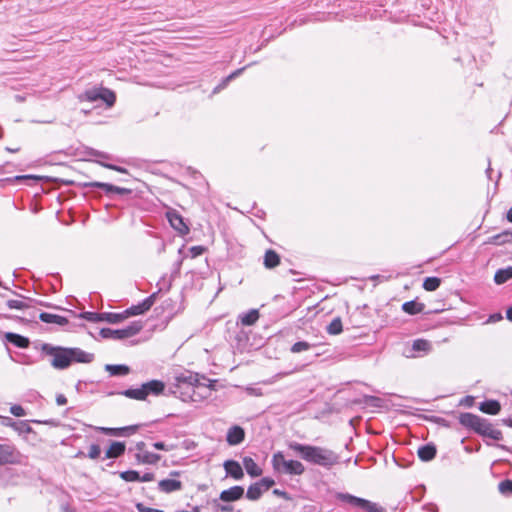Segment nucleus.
I'll use <instances>...</instances> for the list:
<instances>
[{
    "instance_id": "nucleus-1",
    "label": "nucleus",
    "mask_w": 512,
    "mask_h": 512,
    "mask_svg": "<svg viewBox=\"0 0 512 512\" xmlns=\"http://www.w3.org/2000/svg\"><path fill=\"white\" fill-rule=\"evenodd\" d=\"M289 449L297 453L303 460L324 466L331 467L338 463V456L330 449L304 445L297 442H291L288 444Z\"/></svg>"
},
{
    "instance_id": "nucleus-2",
    "label": "nucleus",
    "mask_w": 512,
    "mask_h": 512,
    "mask_svg": "<svg viewBox=\"0 0 512 512\" xmlns=\"http://www.w3.org/2000/svg\"><path fill=\"white\" fill-rule=\"evenodd\" d=\"M43 350L52 356L51 365L56 369H65L69 367L73 361L89 363L93 359L92 354L86 353L79 348H61L45 345Z\"/></svg>"
},
{
    "instance_id": "nucleus-3",
    "label": "nucleus",
    "mask_w": 512,
    "mask_h": 512,
    "mask_svg": "<svg viewBox=\"0 0 512 512\" xmlns=\"http://www.w3.org/2000/svg\"><path fill=\"white\" fill-rule=\"evenodd\" d=\"M459 422L466 428H470L483 436H489L493 439H499L500 431L493 429L492 425L486 420L472 413H462L459 416Z\"/></svg>"
},
{
    "instance_id": "nucleus-4",
    "label": "nucleus",
    "mask_w": 512,
    "mask_h": 512,
    "mask_svg": "<svg viewBox=\"0 0 512 512\" xmlns=\"http://www.w3.org/2000/svg\"><path fill=\"white\" fill-rule=\"evenodd\" d=\"M272 466L275 471L290 475L304 473V465L298 460H286L282 452H277L272 457Z\"/></svg>"
},
{
    "instance_id": "nucleus-5",
    "label": "nucleus",
    "mask_w": 512,
    "mask_h": 512,
    "mask_svg": "<svg viewBox=\"0 0 512 512\" xmlns=\"http://www.w3.org/2000/svg\"><path fill=\"white\" fill-rule=\"evenodd\" d=\"M142 328H143L142 322L135 321L123 329L113 330L110 328H103V329H101L100 334L103 338L125 339V338H130V337L138 334L142 330Z\"/></svg>"
},
{
    "instance_id": "nucleus-6",
    "label": "nucleus",
    "mask_w": 512,
    "mask_h": 512,
    "mask_svg": "<svg viewBox=\"0 0 512 512\" xmlns=\"http://www.w3.org/2000/svg\"><path fill=\"white\" fill-rule=\"evenodd\" d=\"M20 462V453L12 446L0 445V465Z\"/></svg>"
},
{
    "instance_id": "nucleus-7",
    "label": "nucleus",
    "mask_w": 512,
    "mask_h": 512,
    "mask_svg": "<svg viewBox=\"0 0 512 512\" xmlns=\"http://www.w3.org/2000/svg\"><path fill=\"white\" fill-rule=\"evenodd\" d=\"M170 225L181 235L189 233V227L184 222L182 216L174 210L166 213Z\"/></svg>"
},
{
    "instance_id": "nucleus-8",
    "label": "nucleus",
    "mask_w": 512,
    "mask_h": 512,
    "mask_svg": "<svg viewBox=\"0 0 512 512\" xmlns=\"http://www.w3.org/2000/svg\"><path fill=\"white\" fill-rule=\"evenodd\" d=\"M155 299H156V295L152 294L151 296L146 298L143 302H141L137 305H134V306L128 308L127 310H125L127 318L130 316L144 314L146 311H148L153 306Z\"/></svg>"
},
{
    "instance_id": "nucleus-9",
    "label": "nucleus",
    "mask_w": 512,
    "mask_h": 512,
    "mask_svg": "<svg viewBox=\"0 0 512 512\" xmlns=\"http://www.w3.org/2000/svg\"><path fill=\"white\" fill-rule=\"evenodd\" d=\"M244 495V488L241 486H233L220 493V500L224 502H233L241 499Z\"/></svg>"
},
{
    "instance_id": "nucleus-10",
    "label": "nucleus",
    "mask_w": 512,
    "mask_h": 512,
    "mask_svg": "<svg viewBox=\"0 0 512 512\" xmlns=\"http://www.w3.org/2000/svg\"><path fill=\"white\" fill-rule=\"evenodd\" d=\"M223 467L226 471V474L235 480H240L244 477L243 469L237 461L227 460L224 462Z\"/></svg>"
},
{
    "instance_id": "nucleus-11",
    "label": "nucleus",
    "mask_w": 512,
    "mask_h": 512,
    "mask_svg": "<svg viewBox=\"0 0 512 512\" xmlns=\"http://www.w3.org/2000/svg\"><path fill=\"white\" fill-rule=\"evenodd\" d=\"M245 438L244 429L240 426H232L227 432V442L229 445H238Z\"/></svg>"
},
{
    "instance_id": "nucleus-12",
    "label": "nucleus",
    "mask_w": 512,
    "mask_h": 512,
    "mask_svg": "<svg viewBox=\"0 0 512 512\" xmlns=\"http://www.w3.org/2000/svg\"><path fill=\"white\" fill-rule=\"evenodd\" d=\"M159 489L165 493L178 491L182 488V483L176 479H164L158 484Z\"/></svg>"
},
{
    "instance_id": "nucleus-13",
    "label": "nucleus",
    "mask_w": 512,
    "mask_h": 512,
    "mask_svg": "<svg viewBox=\"0 0 512 512\" xmlns=\"http://www.w3.org/2000/svg\"><path fill=\"white\" fill-rule=\"evenodd\" d=\"M87 185L91 186V187L102 188L106 192H116V193H119V194H130L131 193V190L128 189V188H121V187H117V186H114L112 184L103 183V182H92V183H89Z\"/></svg>"
},
{
    "instance_id": "nucleus-14",
    "label": "nucleus",
    "mask_w": 512,
    "mask_h": 512,
    "mask_svg": "<svg viewBox=\"0 0 512 512\" xmlns=\"http://www.w3.org/2000/svg\"><path fill=\"white\" fill-rule=\"evenodd\" d=\"M5 339L19 348H27L30 343L28 338L12 332L6 333Z\"/></svg>"
},
{
    "instance_id": "nucleus-15",
    "label": "nucleus",
    "mask_w": 512,
    "mask_h": 512,
    "mask_svg": "<svg viewBox=\"0 0 512 512\" xmlns=\"http://www.w3.org/2000/svg\"><path fill=\"white\" fill-rule=\"evenodd\" d=\"M143 387L146 390V396L149 394L159 395L163 392L165 384L159 380H152L143 384Z\"/></svg>"
},
{
    "instance_id": "nucleus-16",
    "label": "nucleus",
    "mask_w": 512,
    "mask_h": 512,
    "mask_svg": "<svg viewBox=\"0 0 512 512\" xmlns=\"http://www.w3.org/2000/svg\"><path fill=\"white\" fill-rule=\"evenodd\" d=\"M243 465L246 472L252 477H258L262 474V469L250 457H245L243 459Z\"/></svg>"
},
{
    "instance_id": "nucleus-17",
    "label": "nucleus",
    "mask_w": 512,
    "mask_h": 512,
    "mask_svg": "<svg viewBox=\"0 0 512 512\" xmlns=\"http://www.w3.org/2000/svg\"><path fill=\"white\" fill-rule=\"evenodd\" d=\"M39 318L45 323H54L60 326H64L68 323V320L65 317L51 313H41Z\"/></svg>"
},
{
    "instance_id": "nucleus-18",
    "label": "nucleus",
    "mask_w": 512,
    "mask_h": 512,
    "mask_svg": "<svg viewBox=\"0 0 512 512\" xmlns=\"http://www.w3.org/2000/svg\"><path fill=\"white\" fill-rule=\"evenodd\" d=\"M479 409L484 413L496 415L500 412L501 406L496 400H488L481 403Z\"/></svg>"
},
{
    "instance_id": "nucleus-19",
    "label": "nucleus",
    "mask_w": 512,
    "mask_h": 512,
    "mask_svg": "<svg viewBox=\"0 0 512 512\" xmlns=\"http://www.w3.org/2000/svg\"><path fill=\"white\" fill-rule=\"evenodd\" d=\"M259 316V311L257 309H252L247 313L240 315V322L244 326H251L258 321Z\"/></svg>"
},
{
    "instance_id": "nucleus-20",
    "label": "nucleus",
    "mask_w": 512,
    "mask_h": 512,
    "mask_svg": "<svg viewBox=\"0 0 512 512\" xmlns=\"http://www.w3.org/2000/svg\"><path fill=\"white\" fill-rule=\"evenodd\" d=\"M125 451V444L122 442H113L106 451L107 458H117Z\"/></svg>"
},
{
    "instance_id": "nucleus-21",
    "label": "nucleus",
    "mask_w": 512,
    "mask_h": 512,
    "mask_svg": "<svg viewBox=\"0 0 512 512\" xmlns=\"http://www.w3.org/2000/svg\"><path fill=\"white\" fill-rule=\"evenodd\" d=\"M436 455V448L434 445H425L418 449V456L423 461H430Z\"/></svg>"
},
{
    "instance_id": "nucleus-22",
    "label": "nucleus",
    "mask_w": 512,
    "mask_h": 512,
    "mask_svg": "<svg viewBox=\"0 0 512 512\" xmlns=\"http://www.w3.org/2000/svg\"><path fill=\"white\" fill-rule=\"evenodd\" d=\"M280 263V258H279V255L273 251V250H268L266 251L265 253V257H264V265L266 268H274L276 267L277 265H279Z\"/></svg>"
},
{
    "instance_id": "nucleus-23",
    "label": "nucleus",
    "mask_w": 512,
    "mask_h": 512,
    "mask_svg": "<svg viewBox=\"0 0 512 512\" xmlns=\"http://www.w3.org/2000/svg\"><path fill=\"white\" fill-rule=\"evenodd\" d=\"M512 278V267H507L505 269H499L496 271L494 275V281L496 284H503L509 279Z\"/></svg>"
},
{
    "instance_id": "nucleus-24",
    "label": "nucleus",
    "mask_w": 512,
    "mask_h": 512,
    "mask_svg": "<svg viewBox=\"0 0 512 512\" xmlns=\"http://www.w3.org/2000/svg\"><path fill=\"white\" fill-rule=\"evenodd\" d=\"M99 319L103 320V321H107L112 324H116V323H120V322L124 321L125 319H127V315H126L125 311L122 313H104V314H102V316Z\"/></svg>"
},
{
    "instance_id": "nucleus-25",
    "label": "nucleus",
    "mask_w": 512,
    "mask_h": 512,
    "mask_svg": "<svg viewBox=\"0 0 512 512\" xmlns=\"http://www.w3.org/2000/svg\"><path fill=\"white\" fill-rule=\"evenodd\" d=\"M402 309L408 313V314H411V315H414V314H418L420 312L423 311L424 309V304L422 303H418L416 301H409V302H405L402 306Z\"/></svg>"
},
{
    "instance_id": "nucleus-26",
    "label": "nucleus",
    "mask_w": 512,
    "mask_h": 512,
    "mask_svg": "<svg viewBox=\"0 0 512 512\" xmlns=\"http://www.w3.org/2000/svg\"><path fill=\"white\" fill-rule=\"evenodd\" d=\"M491 244H503V243H512V232L505 231L501 234H497L491 237L488 241Z\"/></svg>"
},
{
    "instance_id": "nucleus-27",
    "label": "nucleus",
    "mask_w": 512,
    "mask_h": 512,
    "mask_svg": "<svg viewBox=\"0 0 512 512\" xmlns=\"http://www.w3.org/2000/svg\"><path fill=\"white\" fill-rule=\"evenodd\" d=\"M137 459L142 463L155 464L160 460V455L144 451L137 454Z\"/></svg>"
},
{
    "instance_id": "nucleus-28",
    "label": "nucleus",
    "mask_w": 512,
    "mask_h": 512,
    "mask_svg": "<svg viewBox=\"0 0 512 512\" xmlns=\"http://www.w3.org/2000/svg\"><path fill=\"white\" fill-rule=\"evenodd\" d=\"M123 394L128 398L136 400H145L147 397L146 390L144 389L143 385L141 386V388L125 390Z\"/></svg>"
},
{
    "instance_id": "nucleus-29",
    "label": "nucleus",
    "mask_w": 512,
    "mask_h": 512,
    "mask_svg": "<svg viewBox=\"0 0 512 512\" xmlns=\"http://www.w3.org/2000/svg\"><path fill=\"white\" fill-rule=\"evenodd\" d=\"M339 498L344 502L350 503V504L360 507V508H363V506L366 502V499L359 498V497H356V496H353L350 494H341L339 496Z\"/></svg>"
},
{
    "instance_id": "nucleus-30",
    "label": "nucleus",
    "mask_w": 512,
    "mask_h": 512,
    "mask_svg": "<svg viewBox=\"0 0 512 512\" xmlns=\"http://www.w3.org/2000/svg\"><path fill=\"white\" fill-rule=\"evenodd\" d=\"M100 93L101 94L99 100L104 101L109 107L114 105L116 101V95L113 91L107 88H102V91Z\"/></svg>"
},
{
    "instance_id": "nucleus-31",
    "label": "nucleus",
    "mask_w": 512,
    "mask_h": 512,
    "mask_svg": "<svg viewBox=\"0 0 512 512\" xmlns=\"http://www.w3.org/2000/svg\"><path fill=\"white\" fill-rule=\"evenodd\" d=\"M102 91V88H94L85 91L83 95L80 96L81 100H86L89 102H95L100 99V92Z\"/></svg>"
},
{
    "instance_id": "nucleus-32",
    "label": "nucleus",
    "mask_w": 512,
    "mask_h": 512,
    "mask_svg": "<svg viewBox=\"0 0 512 512\" xmlns=\"http://www.w3.org/2000/svg\"><path fill=\"white\" fill-rule=\"evenodd\" d=\"M102 432L105 434H111V435H122L124 432H135L137 429V426H129V427H123V428H105L101 427L99 428Z\"/></svg>"
},
{
    "instance_id": "nucleus-33",
    "label": "nucleus",
    "mask_w": 512,
    "mask_h": 512,
    "mask_svg": "<svg viewBox=\"0 0 512 512\" xmlns=\"http://www.w3.org/2000/svg\"><path fill=\"white\" fill-rule=\"evenodd\" d=\"M262 495V488H261V484H258V483H254L253 485H251L248 490H247V493H246V496L248 499L250 500H257L261 497Z\"/></svg>"
},
{
    "instance_id": "nucleus-34",
    "label": "nucleus",
    "mask_w": 512,
    "mask_h": 512,
    "mask_svg": "<svg viewBox=\"0 0 512 512\" xmlns=\"http://www.w3.org/2000/svg\"><path fill=\"white\" fill-rule=\"evenodd\" d=\"M342 321L339 317L332 320V322L327 326V332L330 335H338L342 332Z\"/></svg>"
},
{
    "instance_id": "nucleus-35",
    "label": "nucleus",
    "mask_w": 512,
    "mask_h": 512,
    "mask_svg": "<svg viewBox=\"0 0 512 512\" xmlns=\"http://www.w3.org/2000/svg\"><path fill=\"white\" fill-rule=\"evenodd\" d=\"M105 368L111 375H126L129 373V367L125 365H106Z\"/></svg>"
},
{
    "instance_id": "nucleus-36",
    "label": "nucleus",
    "mask_w": 512,
    "mask_h": 512,
    "mask_svg": "<svg viewBox=\"0 0 512 512\" xmlns=\"http://www.w3.org/2000/svg\"><path fill=\"white\" fill-rule=\"evenodd\" d=\"M441 284L440 278L428 277L424 280L423 288L426 291H435Z\"/></svg>"
},
{
    "instance_id": "nucleus-37",
    "label": "nucleus",
    "mask_w": 512,
    "mask_h": 512,
    "mask_svg": "<svg viewBox=\"0 0 512 512\" xmlns=\"http://www.w3.org/2000/svg\"><path fill=\"white\" fill-rule=\"evenodd\" d=\"M413 349L415 351L428 352L431 349V344L427 340L419 339V340L414 341Z\"/></svg>"
},
{
    "instance_id": "nucleus-38",
    "label": "nucleus",
    "mask_w": 512,
    "mask_h": 512,
    "mask_svg": "<svg viewBox=\"0 0 512 512\" xmlns=\"http://www.w3.org/2000/svg\"><path fill=\"white\" fill-rule=\"evenodd\" d=\"M7 306L10 309H18V310H23V309H26L29 307L25 301L19 300V299L8 300Z\"/></svg>"
},
{
    "instance_id": "nucleus-39",
    "label": "nucleus",
    "mask_w": 512,
    "mask_h": 512,
    "mask_svg": "<svg viewBox=\"0 0 512 512\" xmlns=\"http://www.w3.org/2000/svg\"><path fill=\"white\" fill-rule=\"evenodd\" d=\"M121 478L128 482L139 481L140 475L137 471L129 470L120 474Z\"/></svg>"
},
{
    "instance_id": "nucleus-40",
    "label": "nucleus",
    "mask_w": 512,
    "mask_h": 512,
    "mask_svg": "<svg viewBox=\"0 0 512 512\" xmlns=\"http://www.w3.org/2000/svg\"><path fill=\"white\" fill-rule=\"evenodd\" d=\"M367 512H386L385 509L377 503L366 500L363 508Z\"/></svg>"
},
{
    "instance_id": "nucleus-41",
    "label": "nucleus",
    "mask_w": 512,
    "mask_h": 512,
    "mask_svg": "<svg viewBox=\"0 0 512 512\" xmlns=\"http://www.w3.org/2000/svg\"><path fill=\"white\" fill-rule=\"evenodd\" d=\"M310 348V344L305 341L296 342L292 347L291 351L293 353H300L302 351H306Z\"/></svg>"
},
{
    "instance_id": "nucleus-42",
    "label": "nucleus",
    "mask_w": 512,
    "mask_h": 512,
    "mask_svg": "<svg viewBox=\"0 0 512 512\" xmlns=\"http://www.w3.org/2000/svg\"><path fill=\"white\" fill-rule=\"evenodd\" d=\"M499 490L501 493H512V481L504 480L499 483Z\"/></svg>"
},
{
    "instance_id": "nucleus-43",
    "label": "nucleus",
    "mask_w": 512,
    "mask_h": 512,
    "mask_svg": "<svg viewBox=\"0 0 512 512\" xmlns=\"http://www.w3.org/2000/svg\"><path fill=\"white\" fill-rule=\"evenodd\" d=\"M100 453H101L100 447L98 445H96V444H93L89 448L88 456L91 459H97L100 456Z\"/></svg>"
},
{
    "instance_id": "nucleus-44",
    "label": "nucleus",
    "mask_w": 512,
    "mask_h": 512,
    "mask_svg": "<svg viewBox=\"0 0 512 512\" xmlns=\"http://www.w3.org/2000/svg\"><path fill=\"white\" fill-rule=\"evenodd\" d=\"M10 412L16 416V417H22L25 415V410L22 406L20 405H13L11 408H10Z\"/></svg>"
},
{
    "instance_id": "nucleus-45",
    "label": "nucleus",
    "mask_w": 512,
    "mask_h": 512,
    "mask_svg": "<svg viewBox=\"0 0 512 512\" xmlns=\"http://www.w3.org/2000/svg\"><path fill=\"white\" fill-rule=\"evenodd\" d=\"M136 508H137V510H138L139 512H164V511L159 510V509L146 507V506H144L142 503H137V504H136Z\"/></svg>"
},
{
    "instance_id": "nucleus-46",
    "label": "nucleus",
    "mask_w": 512,
    "mask_h": 512,
    "mask_svg": "<svg viewBox=\"0 0 512 512\" xmlns=\"http://www.w3.org/2000/svg\"><path fill=\"white\" fill-rule=\"evenodd\" d=\"M204 247L202 246H193L190 248V253H191V256L192 258H196L198 256H200L203 252H204Z\"/></svg>"
},
{
    "instance_id": "nucleus-47",
    "label": "nucleus",
    "mask_w": 512,
    "mask_h": 512,
    "mask_svg": "<svg viewBox=\"0 0 512 512\" xmlns=\"http://www.w3.org/2000/svg\"><path fill=\"white\" fill-rule=\"evenodd\" d=\"M258 484H261V488L262 487H265V489H269L270 487H272L274 485V480L271 479V478H263L261 479L260 482H257Z\"/></svg>"
},
{
    "instance_id": "nucleus-48",
    "label": "nucleus",
    "mask_w": 512,
    "mask_h": 512,
    "mask_svg": "<svg viewBox=\"0 0 512 512\" xmlns=\"http://www.w3.org/2000/svg\"><path fill=\"white\" fill-rule=\"evenodd\" d=\"M41 179V177L39 176H34V175H21V176H16L15 177V180L19 181V180H35V181H39Z\"/></svg>"
},
{
    "instance_id": "nucleus-49",
    "label": "nucleus",
    "mask_w": 512,
    "mask_h": 512,
    "mask_svg": "<svg viewBox=\"0 0 512 512\" xmlns=\"http://www.w3.org/2000/svg\"><path fill=\"white\" fill-rule=\"evenodd\" d=\"M153 446L156 449H158V450H167V451H169V450L173 449V446L168 447L163 442H156V443L153 444Z\"/></svg>"
},
{
    "instance_id": "nucleus-50",
    "label": "nucleus",
    "mask_w": 512,
    "mask_h": 512,
    "mask_svg": "<svg viewBox=\"0 0 512 512\" xmlns=\"http://www.w3.org/2000/svg\"><path fill=\"white\" fill-rule=\"evenodd\" d=\"M367 403L374 405V406H380L381 399L377 397L370 396L366 400Z\"/></svg>"
},
{
    "instance_id": "nucleus-51",
    "label": "nucleus",
    "mask_w": 512,
    "mask_h": 512,
    "mask_svg": "<svg viewBox=\"0 0 512 512\" xmlns=\"http://www.w3.org/2000/svg\"><path fill=\"white\" fill-rule=\"evenodd\" d=\"M273 493L275 495L279 496V497H282V498L286 499V500H290L291 499V497L285 491H282V490H279V489H275L273 491Z\"/></svg>"
},
{
    "instance_id": "nucleus-52",
    "label": "nucleus",
    "mask_w": 512,
    "mask_h": 512,
    "mask_svg": "<svg viewBox=\"0 0 512 512\" xmlns=\"http://www.w3.org/2000/svg\"><path fill=\"white\" fill-rule=\"evenodd\" d=\"M154 480V474L153 473H145L143 476H140V480L142 482H149Z\"/></svg>"
},
{
    "instance_id": "nucleus-53",
    "label": "nucleus",
    "mask_w": 512,
    "mask_h": 512,
    "mask_svg": "<svg viewBox=\"0 0 512 512\" xmlns=\"http://www.w3.org/2000/svg\"><path fill=\"white\" fill-rule=\"evenodd\" d=\"M56 403L59 406L65 405L67 403V398L63 394H59L56 396Z\"/></svg>"
},
{
    "instance_id": "nucleus-54",
    "label": "nucleus",
    "mask_w": 512,
    "mask_h": 512,
    "mask_svg": "<svg viewBox=\"0 0 512 512\" xmlns=\"http://www.w3.org/2000/svg\"><path fill=\"white\" fill-rule=\"evenodd\" d=\"M105 167H107L109 169L116 170V171L121 172V173H127V170L125 168H122V167H118V166H114V165H110V164H106Z\"/></svg>"
},
{
    "instance_id": "nucleus-55",
    "label": "nucleus",
    "mask_w": 512,
    "mask_h": 512,
    "mask_svg": "<svg viewBox=\"0 0 512 512\" xmlns=\"http://www.w3.org/2000/svg\"><path fill=\"white\" fill-rule=\"evenodd\" d=\"M218 510L221 512H232L233 507L230 505H218Z\"/></svg>"
},
{
    "instance_id": "nucleus-56",
    "label": "nucleus",
    "mask_w": 512,
    "mask_h": 512,
    "mask_svg": "<svg viewBox=\"0 0 512 512\" xmlns=\"http://www.w3.org/2000/svg\"><path fill=\"white\" fill-rule=\"evenodd\" d=\"M502 319V315L500 313L493 314L489 317L488 322H496Z\"/></svg>"
},
{
    "instance_id": "nucleus-57",
    "label": "nucleus",
    "mask_w": 512,
    "mask_h": 512,
    "mask_svg": "<svg viewBox=\"0 0 512 512\" xmlns=\"http://www.w3.org/2000/svg\"><path fill=\"white\" fill-rule=\"evenodd\" d=\"M102 316V314H96V313H89V316L87 317L91 321H101L99 318Z\"/></svg>"
},
{
    "instance_id": "nucleus-58",
    "label": "nucleus",
    "mask_w": 512,
    "mask_h": 512,
    "mask_svg": "<svg viewBox=\"0 0 512 512\" xmlns=\"http://www.w3.org/2000/svg\"><path fill=\"white\" fill-rule=\"evenodd\" d=\"M241 71H242V69H239V70H237V71L233 72L231 75H229V76L227 77V79H226V80L228 81V80H230V79H232V78H234V77L238 76V75L241 73Z\"/></svg>"
},
{
    "instance_id": "nucleus-59",
    "label": "nucleus",
    "mask_w": 512,
    "mask_h": 512,
    "mask_svg": "<svg viewBox=\"0 0 512 512\" xmlns=\"http://www.w3.org/2000/svg\"><path fill=\"white\" fill-rule=\"evenodd\" d=\"M507 220L512 223V207L507 212Z\"/></svg>"
},
{
    "instance_id": "nucleus-60",
    "label": "nucleus",
    "mask_w": 512,
    "mask_h": 512,
    "mask_svg": "<svg viewBox=\"0 0 512 512\" xmlns=\"http://www.w3.org/2000/svg\"><path fill=\"white\" fill-rule=\"evenodd\" d=\"M507 318L512 321V306L507 310Z\"/></svg>"
},
{
    "instance_id": "nucleus-61",
    "label": "nucleus",
    "mask_w": 512,
    "mask_h": 512,
    "mask_svg": "<svg viewBox=\"0 0 512 512\" xmlns=\"http://www.w3.org/2000/svg\"><path fill=\"white\" fill-rule=\"evenodd\" d=\"M6 150L9 151V152H17L19 149L18 148H16V149H14V148H6Z\"/></svg>"
},
{
    "instance_id": "nucleus-62",
    "label": "nucleus",
    "mask_w": 512,
    "mask_h": 512,
    "mask_svg": "<svg viewBox=\"0 0 512 512\" xmlns=\"http://www.w3.org/2000/svg\"><path fill=\"white\" fill-rule=\"evenodd\" d=\"M179 474H180V473H179V472H177V471H174V472H172V473H171V475H173V476H179Z\"/></svg>"
},
{
    "instance_id": "nucleus-63",
    "label": "nucleus",
    "mask_w": 512,
    "mask_h": 512,
    "mask_svg": "<svg viewBox=\"0 0 512 512\" xmlns=\"http://www.w3.org/2000/svg\"><path fill=\"white\" fill-rule=\"evenodd\" d=\"M83 455V452L77 453L76 457H81Z\"/></svg>"
}]
</instances>
